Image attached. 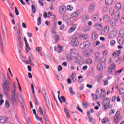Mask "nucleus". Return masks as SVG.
Wrapping results in <instances>:
<instances>
[{
    "label": "nucleus",
    "instance_id": "f257e3e1",
    "mask_svg": "<svg viewBox=\"0 0 124 124\" xmlns=\"http://www.w3.org/2000/svg\"><path fill=\"white\" fill-rule=\"evenodd\" d=\"M17 90V87L15 85V83H13V90L12 92V102L14 106H15L16 103H18V99L16 98V90Z\"/></svg>",
    "mask_w": 124,
    "mask_h": 124
},
{
    "label": "nucleus",
    "instance_id": "f03ea898",
    "mask_svg": "<svg viewBox=\"0 0 124 124\" xmlns=\"http://www.w3.org/2000/svg\"><path fill=\"white\" fill-rule=\"evenodd\" d=\"M43 93H44V97L45 99L46 103L48 109L53 108V104H52V102H51L49 98H48V96L46 94L47 93V92H46V90H45V89H43Z\"/></svg>",
    "mask_w": 124,
    "mask_h": 124
},
{
    "label": "nucleus",
    "instance_id": "7ed1b4c3",
    "mask_svg": "<svg viewBox=\"0 0 124 124\" xmlns=\"http://www.w3.org/2000/svg\"><path fill=\"white\" fill-rule=\"evenodd\" d=\"M103 104L104 107L105 111H107V109H111V108H113V105H110L109 98H105L103 101Z\"/></svg>",
    "mask_w": 124,
    "mask_h": 124
},
{
    "label": "nucleus",
    "instance_id": "20e7f679",
    "mask_svg": "<svg viewBox=\"0 0 124 124\" xmlns=\"http://www.w3.org/2000/svg\"><path fill=\"white\" fill-rule=\"evenodd\" d=\"M10 83L8 81H5L3 84V90L4 91V94L7 97L8 96V93H7V92H8L10 89Z\"/></svg>",
    "mask_w": 124,
    "mask_h": 124
},
{
    "label": "nucleus",
    "instance_id": "39448f33",
    "mask_svg": "<svg viewBox=\"0 0 124 124\" xmlns=\"http://www.w3.org/2000/svg\"><path fill=\"white\" fill-rule=\"evenodd\" d=\"M79 36L78 34H75L72 36L71 38V44L72 46H78L79 45Z\"/></svg>",
    "mask_w": 124,
    "mask_h": 124
},
{
    "label": "nucleus",
    "instance_id": "423d86ee",
    "mask_svg": "<svg viewBox=\"0 0 124 124\" xmlns=\"http://www.w3.org/2000/svg\"><path fill=\"white\" fill-rule=\"evenodd\" d=\"M122 117H121V112L120 111H117L114 116V123L116 124H119L120 121H121Z\"/></svg>",
    "mask_w": 124,
    "mask_h": 124
},
{
    "label": "nucleus",
    "instance_id": "0eeeda50",
    "mask_svg": "<svg viewBox=\"0 0 124 124\" xmlns=\"http://www.w3.org/2000/svg\"><path fill=\"white\" fill-rule=\"evenodd\" d=\"M116 66V64L113 63L108 70V75H111V74L115 71Z\"/></svg>",
    "mask_w": 124,
    "mask_h": 124
},
{
    "label": "nucleus",
    "instance_id": "6e6552de",
    "mask_svg": "<svg viewBox=\"0 0 124 124\" xmlns=\"http://www.w3.org/2000/svg\"><path fill=\"white\" fill-rule=\"evenodd\" d=\"M95 7H96V3L95 2H93L91 3L89 6L88 11L90 13H93V12L94 9H95Z\"/></svg>",
    "mask_w": 124,
    "mask_h": 124
},
{
    "label": "nucleus",
    "instance_id": "1a4fd4ad",
    "mask_svg": "<svg viewBox=\"0 0 124 124\" xmlns=\"http://www.w3.org/2000/svg\"><path fill=\"white\" fill-rule=\"evenodd\" d=\"M109 26H106L101 32L102 35H107L108 33H109Z\"/></svg>",
    "mask_w": 124,
    "mask_h": 124
},
{
    "label": "nucleus",
    "instance_id": "9d476101",
    "mask_svg": "<svg viewBox=\"0 0 124 124\" xmlns=\"http://www.w3.org/2000/svg\"><path fill=\"white\" fill-rule=\"evenodd\" d=\"M70 57L71 58H75L78 56V50L77 49H75L74 48L71 49L70 50Z\"/></svg>",
    "mask_w": 124,
    "mask_h": 124
},
{
    "label": "nucleus",
    "instance_id": "9b49d317",
    "mask_svg": "<svg viewBox=\"0 0 124 124\" xmlns=\"http://www.w3.org/2000/svg\"><path fill=\"white\" fill-rule=\"evenodd\" d=\"M91 45V43H90V41H87L85 42L82 43L80 45V48L83 50L86 48V47H89Z\"/></svg>",
    "mask_w": 124,
    "mask_h": 124
},
{
    "label": "nucleus",
    "instance_id": "f8f14e48",
    "mask_svg": "<svg viewBox=\"0 0 124 124\" xmlns=\"http://www.w3.org/2000/svg\"><path fill=\"white\" fill-rule=\"evenodd\" d=\"M102 19L104 23H108L110 22V19L111 18L110 17V16L108 15V14H105L103 16Z\"/></svg>",
    "mask_w": 124,
    "mask_h": 124
},
{
    "label": "nucleus",
    "instance_id": "ddd939ff",
    "mask_svg": "<svg viewBox=\"0 0 124 124\" xmlns=\"http://www.w3.org/2000/svg\"><path fill=\"white\" fill-rule=\"evenodd\" d=\"M18 41L17 48L18 50H22L23 49V42L22 41V38L21 37H18Z\"/></svg>",
    "mask_w": 124,
    "mask_h": 124
},
{
    "label": "nucleus",
    "instance_id": "4468645a",
    "mask_svg": "<svg viewBox=\"0 0 124 124\" xmlns=\"http://www.w3.org/2000/svg\"><path fill=\"white\" fill-rule=\"evenodd\" d=\"M66 7L64 5H62L59 7V12L60 14H64L66 12Z\"/></svg>",
    "mask_w": 124,
    "mask_h": 124
},
{
    "label": "nucleus",
    "instance_id": "2eb2a0df",
    "mask_svg": "<svg viewBox=\"0 0 124 124\" xmlns=\"http://www.w3.org/2000/svg\"><path fill=\"white\" fill-rule=\"evenodd\" d=\"M42 115H43L45 124H50V123H49V120H48V117L47 116V113H46V112L45 111Z\"/></svg>",
    "mask_w": 124,
    "mask_h": 124
},
{
    "label": "nucleus",
    "instance_id": "dca6fc26",
    "mask_svg": "<svg viewBox=\"0 0 124 124\" xmlns=\"http://www.w3.org/2000/svg\"><path fill=\"white\" fill-rule=\"evenodd\" d=\"M0 47L1 48V51L2 54H4L3 52V41H2V37L1 36V33H0Z\"/></svg>",
    "mask_w": 124,
    "mask_h": 124
},
{
    "label": "nucleus",
    "instance_id": "f3484780",
    "mask_svg": "<svg viewBox=\"0 0 124 124\" xmlns=\"http://www.w3.org/2000/svg\"><path fill=\"white\" fill-rule=\"evenodd\" d=\"M76 28H77V24H74L71 28L68 29V32H69V33L73 32V31L76 29Z\"/></svg>",
    "mask_w": 124,
    "mask_h": 124
},
{
    "label": "nucleus",
    "instance_id": "a211bd4d",
    "mask_svg": "<svg viewBox=\"0 0 124 124\" xmlns=\"http://www.w3.org/2000/svg\"><path fill=\"white\" fill-rule=\"evenodd\" d=\"M117 41L120 45L124 44V37H120L118 36L117 38Z\"/></svg>",
    "mask_w": 124,
    "mask_h": 124
},
{
    "label": "nucleus",
    "instance_id": "6ab92c4d",
    "mask_svg": "<svg viewBox=\"0 0 124 124\" xmlns=\"http://www.w3.org/2000/svg\"><path fill=\"white\" fill-rule=\"evenodd\" d=\"M75 61H74L75 63H81V57L80 56H78V55L77 57H75Z\"/></svg>",
    "mask_w": 124,
    "mask_h": 124
},
{
    "label": "nucleus",
    "instance_id": "aec40b11",
    "mask_svg": "<svg viewBox=\"0 0 124 124\" xmlns=\"http://www.w3.org/2000/svg\"><path fill=\"white\" fill-rule=\"evenodd\" d=\"M78 37L80 38V39H88L89 38V36L86 34H78Z\"/></svg>",
    "mask_w": 124,
    "mask_h": 124
},
{
    "label": "nucleus",
    "instance_id": "412c9836",
    "mask_svg": "<svg viewBox=\"0 0 124 124\" xmlns=\"http://www.w3.org/2000/svg\"><path fill=\"white\" fill-rule=\"evenodd\" d=\"M118 36L121 37H124V28L121 29L118 33Z\"/></svg>",
    "mask_w": 124,
    "mask_h": 124
},
{
    "label": "nucleus",
    "instance_id": "4be33fe9",
    "mask_svg": "<svg viewBox=\"0 0 124 124\" xmlns=\"http://www.w3.org/2000/svg\"><path fill=\"white\" fill-rule=\"evenodd\" d=\"M94 28L96 29V30L101 31V30H102V25H101V24L99 23H96L94 25Z\"/></svg>",
    "mask_w": 124,
    "mask_h": 124
},
{
    "label": "nucleus",
    "instance_id": "5701e85b",
    "mask_svg": "<svg viewBox=\"0 0 124 124\" xmlns=\"http://www.w3.org/2000/svg\"><path fill=\"white\" fill-rule=\"evenodd\" d=\"M110 27L112 29H116L117 27V22L116 21H110Z\"/></svg>",
    "mask_w": 124,
    "mask_h": 124
},
{
    "label": "nucleus",
    "instance_id": "b1692460",
    "mask_svg": "<svg viewBox=\"0 0 124 124\" xmlns=\"http://www.w3.org/2000/svg\"><path fill=\"white\" fill-rule=\"evenodd\" d=\"M25 50L26 53H29L30 51H31V49L29 47V44L28 43V42H25Z\"/></svg>",
    "mask_w": 124,
    "mask_h": 124
},
{
    "label": "nucleus",
    "instance_id": "393cba45",
    "mask_svg": "<svg viewBox=\"0 0 124 124\" xmlns=\"http://www.w3.org/2000/svg\"><path fill=\"white\" fill-rule=\"evenodd\" d=\"M117 35V32L116 31H112L109 34V38H114Z\"/></svg>",
    "mask_w": 124,
    "mask_h": 124
},
{
    "label": "nucleus",
    "instance_id": "a878e982",
    "mask_svg": "<svg viewBox=\"0 0 124 124\" xmlns=\"http://www.w3.org/2000/svg\"><path fill=\"white\" fill-rule=\"evenodd\" d=\"M120 54H121L120 51H116L112 54V56L114 58H117L120 56Z\"/></svg>",
    "mask_w": 124,
    "mask_h": 124
},
{
    "label": "nucleus",
    "instance_id": "bb28decb",
    "mask_svg": "<svg viewBox=\"0 0 124 124\" xmlns=\"http://www.w3.org/2000/svg\"><path fill=\"white\" fill-rule=\"evenodd\" d=\"M98 38V35L96 32L93 33L92 35V39L93 40H96Z\"/></svg>",
    "mask_w": 124,
    "mask_h": 124
},
{
    "label": "nucleus",
    "instance_id": "cd10ccee",
    "mask_svg": "<svg viewBox=\"0 0 124 124\" xmlns=\"http://www.w3.org/2000/svg\"><path fill=\"white\" fill-rule=\"evenodd\" d=\"M101 122L103 124H106V123H109V122H110V120L108 118L104 117V118H103Z\"/></svg>",
    "mask_w": 124,
    "mask_h": 124
},
{
    "label": "nucleus",
    "instance_id": "c85d7f7f",
    "mask_svg": "<svg viewBox=\"0 0 124 124\" xmlns=\"http://www.w3.org/2000/svg\"><path fill=\"white\" fill-rule=\"evenodd\" d=\"M97 69L99 71H101L103 69V67L102 66V64L101 63H98L97 65Z\"/></svg>",
    "mask_w": 124,
    "mask_h": 124
},
{
    "label": "nucleus",
    "instance_id": "c756f323",
    "mask_svg": "<svg viewBox=\"0 0 124 124\" xmlns=\"http://www.w3.org/2000/svg\"><path fill=\"white\" fill-rule=\"evenodd\" d=\"M82 106L84 108H87L89 107V103L86 101H84L82 102Z\"/></svg>",
    "mask_w": 124,
    "mask_h": 124
},
{
    "label": "nucleus",
    "instance_id": "7c9ffc66",
    "mask_svg": "<svg viewBox=\"0 0 124 124\" xmlns=\"http://www.w3.org/2000/svg\"><path fill=\"white\" fill-rule=\"evenodd\" d=\"M90 20V16L88 15L83 16V21L84 22H87V21Z\"/></svg>",
    "mask_w": 124,
    "mask_h": 124
},
{
    "label": "nucleus",
    "instance_id": "2f4dec72",
    "mask_svg": "<svg viewBox=\"0 0 124 124\" xmlns=\"http://www.w3.org/2000/svg\"><path fill=\"white\" fill-rule=\"evenodd\" d=\"M105 3L107 5H112L113 4V0H106Z\"/></svg>",
    "mask_w": 124,
    "mask_h": 124
},
{
    "label": "nucleus",
    "instance_id": "473e14b6",
    "mask_svg": "<svg viewBox=\"0 0 124 124\" xmlns=\"http://www.w3.org/2000/svg\"><path fill=\"white\" fill-rule=\"evenodd\" d=\"M16 99H18L21 103V104L24 103V100L23 99V98L22 97L20 96L19 97L18 96V95L16 94Z\"/></svg>",
    "mask_w": 124,
    "mask_h": 124
},
{
    "label": "nucleus",
    "instance_id": "72a5a7b5",
    "mask_svg": "<svg viewBox=\"0 0 124 124\" xmlns=\"http://www.w3.org/2000/svg\"><path fill=\"white\" fill-rule=\"evenodd\" d=\"M115 8L117 9V10H120V9L122 8V4H121V3H117L116 5Z\"/></svg>",
    "mask_w": 124,
    "mask_h": 124
},
{
    "label": "nucleus",
    "instance_id": "f704fd0d",
    "mask_svg": "<svg viewBox=\"0 0 124 124\" xmlns=\"http://www.w3.org/2000/svg\"><path fill=\"white\" fill-rule=\"evenodd\" d=\"M121 14V13H120V12L117 11L116 12V13L115 14V17L117 18V19H120V18L121 17V16H120Z\"/></svg>",
    "mask_w": 124,
    "mask_h": 124
},
{
    "label": "nucleus",
    "instance_id": "c9c22d12",
    "mask_svg": "<svg viewBox=\"0 0 124 124\" xmlns=\"http://www.w3.org/2000/svg\"><path fill=\"white\" fill-rule=\"evenodd\" d=\"M109 11L110 15L112 16H113V14H114L115 9H114V8L111 7L110 8Z\"/></svg>",
    "mask_w": 124,
    "mask_h": 124
},
{
    "label": "nucleus",
    "instance_id": "e433bc0d",
    "mask_svg": "<svg viewBox=\"0 0 124 124\" xmlns=\"http://www.w3.org/2000/svg\"><path fill=\"white\" fill-rule=\"evenodd\" d=\"M69 90L71 95H74V94H75V92H73V89H72V87H70L69 88Z\"/></svg>",
    "mask_w": 124,
    "mask_h": 124
},
{
    "label": "nucleus",
    "instance_id": "4c0bfd02",
    "mask_svg": "<svg viewBox=\"0 0 124 124\" xmlns=\"http://www.w3.org/2000/svg\"><path fill=\"white\" fill-rule=\"evenodd\" d=\"M105 62H106V58L105 57H102L100 59V62H103V63H105Z\"/></svg>",
    "mask_w": 124,
    "mask_h": 124
},
{
    "label": "nucleus",
    "instance_id": "58836bf2",
    "mask_svg": "<svg viewBox=\"0 0 124 124\" xmlns=\"http://www.w3.org/2000/svg\"><path fill=\"white\" fill-rule=\"evenodd\" d=\"M92 63H93V60H92V59L88 58L86 60V63H87V64H92Z\"/></svg>",
    "mask_w": 124,
    "mask_h": 124
},
{
    "label": "nucleus",
    "instance_id": "ea45409f",
    "mask_svg": "<svg viewBox=\"0 0 124 124\" xmlns=\"http://www.w3.org/2000/svg\"><path fill=\"white\" fill-rule=\"evenodd\" d=\"M17 27H18V31L17 32V34L18 36V38L20 37V35H21V30H20V28H19V24H17Z\"/></svg>",
    "mask_w": 124,
    "mask_h": 124
},
{
    "label": "nucleus",
    "instance_id": "a19ab883",
    "mask_svg": "<svg viewBox=\"0 0 124 124\" xmlns=\"http://www.w3.org/2000/svg\"><path fill=\"white\" fill-rule=\"evenodd\" d=\"M92 96L93 97V100H95V99H98V96H97V95L92 94Z\"/></svg>",
    "mask_w": 124,
    "mask_h": 124
},
{
    "label": "nucleus",
    "instance_id": "79ce46f5",
    "mask_svg": "<svg viewBox=\"0 0 124 124\" xmlns=\"http://www.w3.org/2000/svg\"><path fill=\"white\" fill-rule=\"evenodd\" d=\"M32 7V11H33V13H36V8H35V6L34 4H32L31 6Z\"/></svg>",
    "mask_w": 124,
    "mask_h": 124
},
{
    "label": "nucleus",
    "instance_id": "37998d69",
    "mask_svg": "<svg viewBox=\"0 0 124 124\" xmlns=\"http://www.w3.org/2000/svg\"><path fill=\"white\" fill-rule=\"evenodd\" d=\"M91 19L93 20V21H97V17H96V16H95V15H93L91 17Z\"/></svg>",
    "mask_w": 124,
    "mask_h": 124
},
{
    "label": "nucleus",
    "instance_id": "c03bdc74",
    "mask_svg": "<svg viewBox=\"0 0 124 124\" xmlns=\"http://www.w3.org/2000/svg\"><path fill=\"white\" fill-rule=\"evenodd\" d=\"M2 29L3 33L4 35H5V31L6 32L7 31V28H6V27L5 26H4V27H2Z\"/></svg>",
    "mask_w": 124,
    "mask_h": 124
},
{
    "label": "nucleus",
    "instance_id": "a18cd8bd",
    "mask_svg": "<svg viewBox=\"0 0 124 124\" xmlns=\"http://www.w3.org/2000/svg\"><path fill=\"white\" fill-rule=\"evenodd\" d=\"M72 9H73V7H72L71 6L69 5L67 6L66 10H68L69 11H71Z\"/></svg>",
    "mask_w": 124,
    "mask_h": 124
},
{
    "label": "nucleus",
    "instance_id": "49530a36",
    "mask_svg": "<svg viewBox=\"0 0 124 124\" xmlns=\"http://www.w3.org/2000/svg\"><path fill=\"white\" fill-rule=\"evenodd\" d=\"M36 51L40 54V53H41V51H42V48L41 47H36Z\"/></svg>",
    "mask_w": 124,
    "mask_h": 124
},
{
    "label": "nucleus",
    "instance_id": "de8ad7c7",
    "mask_svg": "<svg viewBox=\"0 0 124 124\" xmlns=\"http://www.w3.org/2000/svg\"><path fill=\"white\" fill-rule=\"evenodd\" d=\"M54 38L55 40V42L57 43L58 41H59V37L58 35H55L54 36Z\"/></svg>",
    "mask_w": 124,
    "mask_h": 124
},
{
    "label": "nucleus",
    "instance_id": "09e8293b",
    "mask_svg": "<svg viewBox=\"0 0 124 124\" xmlns=\"http://www.w3.org/2000/svg\"><path fill=\"white\" fill-rule=\"evenodd\" d=\"M37 25L38 26H40V25H41V17H39L37 19Z\"/></svg>",
    "mask_w": 124,
    "mask_h": 124
},
{
    "label": "nucleus",
    "instance_id": "8fccbe9b",
    "mask_svg": "<svg viewBox=\"0 0 124 124\" xmlns=\"http://www.w3.org/2000/svg\"><path fill=\"white\" fill-rule=\"evenodd\" d=\"M15 12L16 13V15H19L20 13H19V11L18 10V8L17 7H15Z\"/></svg>",
    "mask_w": 124,
    "mask_h": 124
},
{
    "label": "nucleus",
    "instance_id": "3c124183",
    "mask_svg": "<svg viewBox=\"0 0 124 124\" xmlns=\"http://www.w3.org/2000/svg\"><path fill=\"white\" fill-rule=\"evenodd\" d=\"M4 118H5V117L4 116H1L0 117V123H4Z\"/></svg>",
    "mask_w": 124,
    "mask_h": 124
},
{
    "label": "nucleus",
    "instance_id": "603ef678",
    "mask_svg": "<svg viewBox=\"0 0 124 124\" xmlns=\"http://www.w3.org/2000/svg\"><path fill=\"white\" fill-rule=\"evenodd\" d=\"M23 113L24 116H27V115H28V113L27 112V108H23Z\"/></svg>",
    "mask_w": 124,
    "mask_h": 124
},
{
    "label": "nucleus",
    "instance_id": "864d4df0",
    "mask_svg": "<svg viewBox=\"0 0 124 124\" xmlns=\"http://www.w3.org/2000/svg\"><path fill=\"white\" fill-rule=\"evenodd\" d=\"M119 92L120 94H123V93H124V89L120 88Z\"/></svg>",
    "mask_w": 124,
    "mask_h": 124
},
{
    "label": "nucleus",
    "instance_id": "5fc2aeb1",
    "mask_svg": "<svg viewBox=\"0 0 124 124\" xmlns=\"http://www.w3.org/2000/svg\"><path fill=\"white\" fill-rule=\"evenodd\" d=\"M115 114V109H111L109 113V116H111V115H114Z\"/></svg>",
    "mask_w": 124,
    "mask_h": 124
},
{
    "label": "nucleus",
    "instance_id": "6e6d98bb",
    "mask_svg": "<svg viewBox=\"0 0 124 124\" xmlns=\"http://www.w3.org/2000/svg\"><path fill=\"white\" fill-rule=\"evenodd\" d=\"M31 87L32 89V92L33 94H34V93H35V91H34V87L33 86V84L32 83L31 84Z\"/></svg>",
    "mask_w": 124,
    "mask_h": 124
},
{
    "label": "nucleus",
    "instance_id": "4d7b16f0",
    "mask_svg": "<svg viewBox=\"0 0 124 124\" xmlns=\"http://www.w3.org/2000/svg\"><path fill=\"white\" fill-rule=\"evenodd\" d=\"M102 76H103L102 73H100L98 74V81H100V79L102 78Z\"/></svg>",
    "mask_w": 124,
    "mask_h": 124
},
{
    "label": "nucleus",
    "instance_id": "13d9d810",
    "mask_svg": "<svg viewBox=\"0 0 124 124\" xmlns=\"http://www.w3.org/2000/svg\"><path fill=\"white\" fill-rule=\"evenodd\" d=\"M45 110H42V109H41V107L39 108V113L41 114V115H43V112L45 111Z\"/></svg>",
    "mask_w": 124,
    "mask_h": 124
},
{
    "label": "nucleus",
    "instance_id": "bf43d9fd",
    "mask_svg": "<svg viewBox=\"0 0 124 124\" xmlns=\"http://www.w3.org/2000/svg\"><path fill=\"white\" fill-rule=\"evenodd\" d=\"M121 24L124 23V16H122L120 20Z\"/></svg>",
    "mask_w": 124,
    "mask_h": 124
},
{
    "label": "nucleus",
    "instance_id": "052dcab7",
    "mask_svg": "<svg viewBox=\"0 0 124 124\" xmlns=\"http://www.w3.org/2000/svg\"><path fill=\"white\" fill-rule=\"evenodd\" d=\"M78 13H77V12H74L73 14V17H74V18H76V17L78 16Z\"/></svg>",
    "mask_w": 124,
    "mask_h": 124
},
{
    "label": "nucleus",
    "instance_id": "680f3d73",
    "mask_svg": "<svg viewBox=\"0 0 124 124\" xmlns=\"http://www.w3.org/2000/svg\"><path fill=\"white\" fill-rule=\"evenodd\" d=\"M75 77V76H74V74L73 73H72L70 77V78H71V80H72V81H73V80H74Z\"/></svg>",
    "mask_w": 124,
    "mask_h": 124
},
{
    "label": "nucleus",
    "instance_id": "e2e57ef3",
    "mask_svg": "<svg viewBox=\"0 0 124 124\" xmlns=\"http://www.w3.org/2000/svg\"><path fill=\"white\" fill-rule=\"evenodd\" d=\"M5 105L6 108H9V103H8V102L7 101H5Z\"/></svg>",
    "mask_w": 124,
    "mask_h": 124
},
{
    "label": "nucleus",
    "instance_id": "0e129e2a",
    "mask_svg": "<svg viewBox=\"0 0 124 124\" xmlns=\"http://www.w3.org/2000/svg\"><path fill=\"white\" fill-rule=\"evenodd\" d=\"M76 109L78 110L79 112H80L81 113H83V110H82V109H81V108H80V107H77Z\"/></svg>",
    "mask_w": 124,
    "mask_h": 124
},
{
    "label": "nucleus",
    "instance_id": "69168bd1",
    "mask_svg": "<svg viewBox=\"0 0 124 124\" xmlns=\"http://www.w3.org/2000/svg\"><path fill=\"white\" fill-rule=\"evenodd\" d=\"M116 43V41L115 40H112L110 41V46H113Z\"/></svg>",
    "mask_w": 124,
    "mask_h": 124
},
{
    "label": "nucleus",
    "instance_id": "338daca9",
    "mask_svg": "<svg viewBox=\"0 0 124 124\" xmlns=\"http://www.w3.org/2000/svg\"><path fill=\"white\" fill-rule=\"evenodd\" d=\"M44 18H47L48 17V14H47V12H45L43 15Z\"/></svg>",
    "mask_w": 124,
    "mask_h": 124
},
{
    "label": "nucleus",
    "instance_id": "774afa93",
    "mask_svg": "<svg viewBox=\"0 0 124 124\" xmlns=\"http://www.w3.org/2000/svg\"><path fill=\"white\" fill-rule=\"evenodd\" d=\"M28 78H30V79H31L32 78V75H31V73H28Z\"/></svg>",
    "mask_w": 124,
    "mask_h": 124
}]
</instances>
